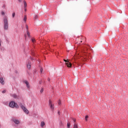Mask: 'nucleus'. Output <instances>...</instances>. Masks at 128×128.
I'll use <instances>...</instances> for the list:
<instances>
[{
	"label": "nucleus",
	"instance_id": "obj_1",
	"mask_svg": "<svg viewBox=\"0 0 128 128\" xmlns=\"http://www.w3.org/2000/svg\"><path fill=\"white\" fill-rule=\"evenodd\" d=\"M3 22L4 24V30H8V18L6 16H4L3 18Z\"/></svg>",
	"mask_w": 128,
	"mask_h": 128
},
{
	"label": "nucleus",
	"instance_id": "obj_2",
	"mask_svg": "<svg viewBox=\"0 0 128 128\" xmlns=\"http://www.w3.org/2000/svg\"><path fill=\"white\" fill-rule=\"evenodd\" d=\"M9 106L12 108H20V106L14 101H11L9 102Z\"/></svg>",
	"mask_w": 128,
	"mask_h": 128
},
{
	"label": "nucleus",
	"instance_id": "obj_3",
	"mask_svg": "<svg viewBox=\"0 0 128 128\" xmlns=\"http://www.w3.org/2000/svg\"><path fill=\"white\" fill-rule=\"evenodd\" d=\"M20 106L22 110L25 114H28V109L26 108V106H24L22 105V104H20Z\"/></svg>",
	"mask_w": 128,
	"mask_h": 128
},
{
	"label": "nucleus",
	"instance_id": "obj_4",
	"mask_svg": "<svg viewBox=\"0 0 128 128\" xmlns=\"http://www.w3.org/2000/svg\"><path fill=\"white\" fill-rule=\"evenodd\" d=\"M48 106H50V108L54 112V104H52V102L50 100H49Z\"/></svg>",
	"mask_w": 128,
	"mask_h": 128
},
{
	"label": "nucleus",
	"instance_id": "obj_5",
	"mask_svg": "<svg viewBox=\"0 0 128 128\" xmlns=\"http://www.w3.org/2000/svg\"><path fill=\"white\" fill-rule=\"evenodd\" d=\"M64 62H66V64L68 68H72V64L68 61V60H66L64 59Z\"/></svg>",
	"mask_w": 128,
	"mask_h": 128
},
{
	"label": "nucleus",
	"instance_id": "obj_6",
	"mask_svg": "<svg viewBox=\"0 0 128 128\" xmlns=\"http://www.w3.org/2000/svg\"><path fill=\"white\" fill-rule=\"evenodd\" d=\"M26 66L28 68L29 70H30L32 68V62H30V60L28 61Z\"/></svg>",
	"mask_w": 128,
	"mask_h": 128
},
{
	"label": "nucleus",
	"instance_id": "obj_7",
	"mask_svg": "<svg viewBox=\"0 0 128 128\" xmlns=\"http://www.w3.org/2000/svg\"><path fill=\"white\" fill-rule=\"evenodd\" d=\"M0 83L1 84H2V86H4V78H0Z\"/></svg>",
	"mask_w": 128,
	"mask_h": 128
},
{
	"label": "nucleus",
	"instance_id": "obj_8",
	"mask_svg": "<svg viewBox=\"0 0 128 128\" xmlns=\"http://www.w3.org/2000/svg\"><path fill=\"white\" fill-rule=\"evenodd\" d=\"M12 120L14 122V124H20V121L18 120L13 119Z\"/></svg>",
	"mask_w": 128,
	"mask_h": 128
},
{
	"label": "nucleus",
	"instance_id": "obj_9",
	"mask_svg": "<svg viewBox=\"0 0 128 128\" xmlns=\"http://www.w3.org/2000/svg\"><path fill=\"white\" fill-rule=\"evenodd\" d=\"M12 98H18V96H17L16 94H13L12 95Z\"/></svg>",
	"mask_w": 128,
	"mask_h": 128
},
{
	"label": "nucleus",
	"instance_id": "obj_10",
	"mask_svg": "<svg viewBox=\"0 0 128 128\" xmlns=\"http://www.w3.org/2000/svg\"><path fill=\"white\" fill-rule=\"evenodd\" d=\"M45 124H46L44 123V122L42 121V122H41L40 126H42H42H44Z\"/></svg>",
	"mask_w": 128,
	"mask_h": 128
},
{
	"label": "nucleus",
	"instance_id": "obj_11",
	"mask_svg": "<svg viewBox=\"0 0 128 128\" xmlns=\"http://www.w3.org/2000/svg\"><path fill=\"white\" fill-rule=\"evenodd\" d=\"M24 8H26V6L28 5L26 4V0L24 1Z\"/></svg>",
	"mask_w": 128,
	"mask_h": 128
},
{
	"label": "nucleus",
	"instance_id": "obj_12",
	"mask_svg": "<svg viewBox=\"0 0 128 128\" xmlns=\"http://www.w3.org/2000/svg\"><path fill=\"white\" fill-rule=\"evenodd\" d=\"M38 15H35V16H34V20H38Z\"/></svg>",
	"mask_w": 128,
	"mask_h": 128
},
{
	"label": "nucleus",
	"instance_id": "obj_13",
	"mask_svg": "<svg viewBox=\"0 0 128 128\" xmlns=\"http://www.w3.org/2000/svg\"><path fill=\"white\" fill-rule=\"evenodd\" d=\"M73 128H78V124H74Z\"/></svg>",
	"mask_w": 128,
	"mask_h": 128
},
{
	"label": "nucleus",
	"instance_id": "obj_14",
	"mask_svg": "<svg viewBox=\"0 0 128 128\" xmlns=\"http://www.w3.org/2000/svg\"><path fill=\"white\" fill-rule=\"evenodd\" d=\"M88 115H86L85 116V120H86V122H88Z\"/></svg>",
	"mask_w": 128,
	"mask_h": 128
},
{
	"label": "nucleus",
	"instance_id": "obj_15",
	"mask_svg": "<svg viewBox=\"0 0 128 128\" xmlns=\"http://www.w3.org/2000/svg\"><path fill=\"white\" fill-rule=\"evenodd\" d=\"M67 127L68 128H70V123H68L67 124Z\"/></svg>",
	"mask_w": 128,
	"mask_h": 128
},
{
	"label": "nucleus",
	"instance_id": "obj_16",
	"mask_svg": "<svg viewBox=\"0 0 128 128\" xmlns=\"http://www.w3.org/2000/svg\"><path fill=\"white\" fill-rule=\"evenodd\" d=\"M26 88H27L28 90H30V84H27L26 85Z\"/></svg>",
	"mask_w": 128,
	"mask_h": 128
},
{
	"label": "nucleus",
	"instance_id": "obj_17",
	"mask_svg": "<svg viewBox=\"0 0 128 128\" xmlns=\"http://www.w3.org/2000/svg\"><path fill=\"white\" fill-rule=\"evenodd\" d=\"M24 21L26 22V16H24Z\"/></svg>",
	"mask_w": 128,
	"mask_h": 128
},
{
	"label": "nucleus",
	"instance_id": "obj_18",
	"mask_svg": "<svg viewBox=\"0 0 128 128\" xmlns=\"http://www.w3.org/2000/svg\"><path fill=\"white\" fill-rule=\"evenodd\" d=\"M16 16V12H13L12 14V18H14V16Z\"/></svg>",
	"mask_w": 128,
	"mask_h": 128
},
{
	"label": "nucleus",
	"instance_id": "obj_19",
	"mask_svg": "<svg viewBox=\"0 0 128 128\" xmlns=\"http://www.w3.org/2000/svg\"><path fill=\"white\" fill-rule=\"evenodd\" d=\"M24 84H26H26H29L27 80L24 81Z\"/></svg>",
	"mask_w": 128,
	"mask_h": 128
},
{
	"label": "nucleus",
	"instance_id": "obj_20",
	"mask_svg": "<svg viewBox=\"0 0 128 128\" xmlns=\"http://www.w3.org/2000/svg\"><path fill=\"white\" fill-rule=\"evenodd\" d=\"M27 36L28 38L30 36V32L28 31H27Z\"/></svg>",
	"mask_w": 128,
	"mask_h": 128
},
{
	"label": "nucleus",
	"instance_id": "obj_21",
	"mask_svg": "<svg viewBox=\"0 0 128 128\" xmlns=\"http://www.w3.org/2000/svg\"><path fill=\"white\" fill-rule=\"evenodd\" d=\"M32 42H36V39H34V38H32Z\"/></svg>",
	"mask_w": 128,
	"mask_h": 128
},
{
	"label": "nucleus",
	"instance_id": "obj_22",
	"mask_svg": "<svg viewBox=\"0 0 128 128\" xmlns=\"http://www.w3.org/2000/svg\"><path fill=\"white\" fill-rule=\"evenodd\" d=\"M30 59L31 60H32V62H34V60H36V59H34V58H32V56H30Z\"/></svg>",
	"mask_w": 128,
	"mask_h": 128
},
{
	"label": "nucleus",
	"instance_id": "obj_23",
	"mask_svg": "<svg viewBox=\"0 0 128 128\" xmlns=\"http://www.w3.org/2000/svg\"><path fill=\"white\" fill-rule=\"evenodd\" d=\"M72 120H73V122H76V120L74 118H72Z\"/></svg>",
	"mask_w": 128,
	"mask_h": 128
},
{
	"label": "nucleus",
	"instance_id": "obj_24",
	"mask_svg": "<svg viewBox=\"0 0 128 128\" xmlns=\"http://www.w3.org/2000/svg\"><path fill=\"white\" fill-rule=\"evenodd\" d=\"M58 104H59V106H60V104H62V102H60V100H59V101L58 102Z\"/></svg>",
	"mask_w": 128,
	"mask_h": 128
},
{
	"label": "nucleus",
	"instance_id": "obj_25",
	"mask_svg": "<svg viewBox=\"0 0 128 128\" xmlns=\"http://www.w3.org/2000/svg\"><path fill=\"white\" fill-rule=\"evenodd\" d=\"M6 90H4L3 91H2V94H6Z\"/></svg>",
	"mask_w": 128,
	"mask_h": 128
},
{
	"label": "nucleus",
	"instance_id": "obj_26",
	"mask_svg": "<svg viewBox=\"0 0 128 128\" xmlns=\"http://www.w3.org/2000/svg\"><path fill=\"white\" fill-rule=\"evenodd\" d=\"M26 30H28V24H26Z\"/></svg>",
	"mask_w": 128,
	"mask_h": 128
},
{
	"label": "nucleus",
	"instance_id": "obj_27",
	"mask_svg": "<svg viewBox=\"0 0 128 128\" xmlns=\"http://www.w3.org/2000/svg\"><path fill=\"white\" fill-rule=\"evenodd\" d=\"M1 14H2V16H4V12H1Z\"/></svg>",
	"mask_w": 128,
	"mask_h": 128
},
{
	"label": "nucleus",
	"instance_id": "obj_28",
	"mask_svg": "<svg viewBox=\"0 0 128 128\" xmlns=\"http://www.w3.org/2000/svg\"><path fill=\"white\" fill-rule=\"evenodd\" d=\"M42 70H43V69H42V68H41L40 69V72L41 73L42 72Z\"/></svg>",
	"mask_w": 128,
	"mask_h": 128
},
{
	"label": "nucleus",
	"instance_id": "obj_29",
	"mask_svg": "<svg viewBox=\"0 0 128 128\" xmlns=\"http://www.w3.org/2000/svg\"><path fill=\"white\" fill-rule=\"evenodd\" d=\"M42 80L39 81L40 84H42Z\"/></svg>",
	"mask_w": 128,
	"mask_h": 128
},
{
	"label": "nucleus",
	"instance_id": "obj_30",
	"mask_svg": "<svg viewBox=\"0 0 128 128\" xmlns=\"http://www.w3.org/2000/svg\"><path fill=\"white\" fill-rule=\"evenodd\" d=\"M44 92V88H42L41 90H40V92L42 93Z\"/></svg>",
	"mask_w": 128,
	"mask_h": 128
},
{
	"label": "nucleus",
	"instance_id": "obj_31",
	"mask_svg": "<svg viewBox=\"0 0 128 128\" xmlns=\"http://www.w3.org/2000/svg\"><path fill=\"white\" fill-rule=\"evenodd\" d=\"M15 74H18V70H15Z\"/></svg>",
	"mask_w": 128,
	"mask_h": 128
},
{
	"label": "nucleus",
	"instance_id": "obj_32",
	"mask_svg": "<svg viewBox=\"0 0 128 128\" xmlns=\"http://www.w3.org/2000/svg\"><path fill=\"white\" fill-rule=\"evenodd\" d=\"M48 82H50V78H48Z\"/></svg>",
	"mask_w": 128,
	"mask_h": 128
},
{
	"label": "nucleus",
	"instance_id": "obj_33",
	"mask_svg": "<svg viewBox=\"0 0 128 128\" xmlns=\"http://www.w3.org/2000/svg\"><path fill=\"white\" fill-rule=\"evenodd\" d=\"M58 114L60 116V111L58 112Z\"/></svg>",
	"mask_w": 128,
	"mask_h": 128
},
{
	"label": "nucleus",
	"instance_id": "obj_34",
	"mask_svg": "<svg viewBox=\"0 0 128 128\" xmlns=\"http://www.w3.org/2000/svg\"><path fill=\"white\" fill-rule=\"evenodd\" d=\"M2 8H6V5L4 4L3 6H2Z\"/></svg>",
	"mask_w": 128,
	"mask_h": 128
},
{
	"label": "nucleus",
	"instance_id": "obj_35",
	"mask_svg": "<svg viewBox=\"0 0 128 128\" xmlns=\"http://www.w3.org/2000/svg\"><path fill=\"white\" fill-rule=\"evenodd\" d=\"M32 56H34V53H33L32 52Z\"/></svg>",
	"mask_w": 128,
	"mask_h": 128
},
{
	"label": "nucleus",
	"instance_id": "obj_36",
	"mask_svg": "<svg viewBox=\"0 0 128 128\" xmlns=\"http://www.w3.org/2000/svg\"><path fill=\"white\" fill-rule=\"evenodd\" d=\"M24 12H26V8H24Z\"/></svg>",
	"mask_w": 128,
	"mask_h": 128
},
{
	"label": "nucleus",
	"instance_id": "obj_37",
	"mask_svg": "<svg viewBox=\"0 0 128 128\" xmlns=\"http://www.w3.org/2000/svg\"><path fill=\"white\" fill-rule=\"evenodd\" d=\"M18 2H22V0H18Z\"/></svg>",
	"mask_w": 128,
	"mask_h": 128
},
{
	"label": "nucleus",
	"instance_id": "obj_38",
	"mask_svg": "<svg viewBox=\"0 0 128 128\" xmlns=\"http://www.w3.org/2000/svg\"><path fill=\"white\" fill-rule=\"evenodd\" d=\"M60 124L62 125V122H60Z\"/></svg>",
	"mask_w": 128,
	"mask_h": 128
},
{
	"label": "nucleus",
	"instance_id": "obj_39",
	"mask_svg": "<svg viewBox=\"0 0 128 128\" xmlns=\"http://www.w3.org/2000/svg\"><path fill=\"white\" fill-rule=\"evenodd\" d=\"M86 50H88V48H86Z\"/></svg>",
	"mask_w": 128,
	"mask_h": 128
},
{
	"label": "nucleus",
	"instance_id": "obj_40",
	"mask_svg": "<svg viewBox=\"0 0 128 128\" xmlns=\"http://www.w3.org/2000/svg\"><path fill=\"white\" fill-rule=\"evenodd\" d=\"M90 48V46H88V48Z\"/></svg>",
	"mask_w": 128,
	"mask_h": 128
}]
</instances>
